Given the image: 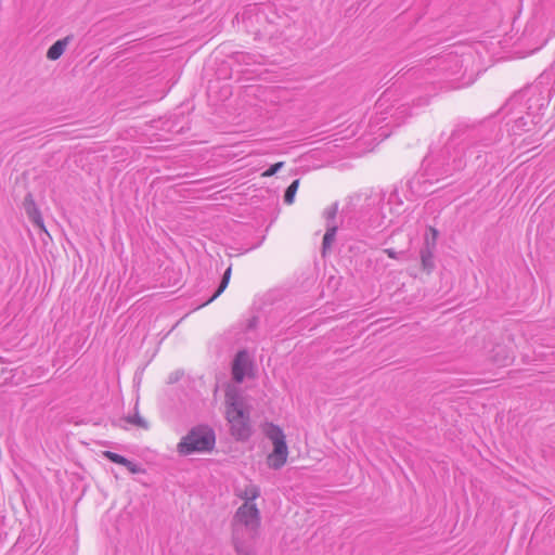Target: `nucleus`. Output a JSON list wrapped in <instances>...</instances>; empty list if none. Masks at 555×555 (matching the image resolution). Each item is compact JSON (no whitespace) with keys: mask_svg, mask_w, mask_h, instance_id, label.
Returning <instances> with one entry per match:
<instances>
[{"mask_svg":"<svg viewBox=\"0 0 555 555\" xmlns=\"http://www.w3.org/2000/svg\"><path fill=\"white\" fill-rule=\"evenodd\" d=\"M227 420L231 425V434L237 440H247L251 435L249 413L243 409V403L236 393L231 390L225 392Z\"/></svg>","mask_w":555,"mask_h":555,"instance_id":"2","label":"nucleus"},{"mask_svg":"<svg viewBox=\"0 0 555 555\" xmlns=\"http://www.w3.org/2000/svg\"><path fill=\"white\" fill-rule=\"evenodd\" d=\"M507 357L505 356L503 360H498L496 358H493V362L499 365H506L507 364Z\"/></svg>","mask_w":555,"mask_h":555,"instance_id":"23","label":"nucleus"},{"mask_svg":"<svg viewBox=\"0 0 555 555\" xmlns=\"http://www.w3.org/2000/svg\"><path fill=\"white\" fill-rule=\"evenodd\" d=\"M233 546L237 555H256L251 543L241 539L237 533L233 534Z\"/></svg>","mask_w":555,"mask_h":555,"instance_id":"9","label":"nucleus"},{"mask_svg":"<svg viewBox=\"0 0 555 555\" xmlns=\"http://www.w3.org/2000/svg\"><path fill=\"white\" fill-rule=\"evenodd\" d=\"M463 166V162L461 158L454 159L453 164H448V167L443 170V172L448 176L451 175L452 171L461 169Z\"/></svg>","mask_w":555,"mask_h":555,"instance_id":"20","label":"nucleus"},{"mask_svg":"<svg viewBox=\"0 0 555 555\" xmlns=\"http://www.w3.org/2000/svg\"><path fill=\"white\" fill-rule=\"evenodd\" d=\"M463 131H464V129H461V128L454 129L451 133V139L455 140L460 135V133H462Z\"/></svg>","mask_w":555,"mask_h":555,"instance_id":"22","label":"nucleus"},{"mask_svg":"<svg viewBox=\"0 0 555 555\" xmlns=\"http://www.w3.org/2000/svg\"><path fill=\"white\" fill-rule=\"evenodd\" d=\"M255 322H256V318H254L253 320H250L248 327H253V326H254V324H255Z\"/></svg>","mask_w":555,"mask_h":555,"instance_id":"24","label":"nucleus"},{"mask_svg":"<svg viewBox=\"0 0 555 555\" xmlns=\"http://www.w3.org/2000/svg\"><path fill=\"white\" fill-rule=\"evenodd\" d=\"M125 421L143 429L149 428V423L142 416H140L138 411H135L133 415H128L125 417Z\"/></svg>","mask_w":555,"mask_h":555,"instance_id":"15","label":"nucleus"},{"mask_svg":"<svg viewBox=\"0 0 555 555\" xmlns=\"http://www.w3.org/2000/svg\"><path fill=\"white\" fill-rule=\"evenodd\" d=\"M251 366L247 350H240L232 362V378L235 383H242L246 376L248 367Z\"/></svg>","mask_w":555,"mask_h":555,"instance_id":"6","label":"nucleus"},{"mask_svg":"<svg viewBox=\"0 0 555 555\" xmlns=\"http://www.w3.org/2000/svg\"><path fill=\"white\" fill-rule=\"evenodd\" d=\"M215 444V430L208 425H197L191 428L188 434L181 438L177 446V451L181 455L210 452L214 450Z\"/></svg>","mask_w":555,"mask_h":555,"instance_id":"1","label":"nucleus"},{"mask_svg":"<svg viewBox=\"0 0 555 555\" xmlns=\"http://www.w3.org/2000/svg\"><path fill=\"white\" fill-rule=\"evenodd\" d=\"M23 208L29 218V220L38 228L44 230L42 216L35 203L34 196L31 193H27L23 201Z\"/></svg>","mask_w":555,"mask_h":555,"instance_id":"7","label":"nucleus"},{"mask_svg":"<svg viewBox=\"0 0 555 555\" xmlns=\"http://www.w3.org/2000/svg\"><path fill=\"white\" fill-rule=\"evenodd\" d=\"M385 253L391 259H399V255L402 254V253L396 251L393 248H387V249H385Z\"/></svg>","mask_w":555,"mask_h":555,"instance_id":"21","label":"nucleus"},{"mask_svg":"<svg viewBox=\"0 0 555 555\" xmlns=\"http://www.w3.org/2000/svg\"><path fill=\"white\" fill-rule=\"evenodd\" d=\"M501 352H504V348L499 347V348H498V354H499V353H501Z\"/></svg>","mask_w":555,"mask_h":555,"instance_id":"25","label":"nucleus"},{"mask_svg":"<svg viewBox=\"0 0 555 555\" xmlns=\"http://www.w3.org/2000/svg\"><path fill=\"white\" fill-rule=\"evenodd\" d=\"M74 36L68 35L63 39L55 41L47 51V57L51 61L59 60L64 53L67 44L73 40Z\"/></svg>","mask_w":555,"mask_h":555,"instance_id":"8","label":"nucleus"},{"mask_svg":"<svg viewBox=\"0 0 555 555\" xmlns=\"http://www.w3.org/2000/svg\"><path fill=\"white\" fill-rule=\"evenodd\" d=\"M284 166L283 162L275 163L271 165L263 173L262 177H272L274 176L282 167Z\"/></svg>","mask_w":555,"mask_h":555,"instance_id":"18","label":"nucleus"},{"mask_svg":"<svg viewBox=\"0 0 555 555\" xmlns=\"http://www.w3.org/2000/svg\"><path fill=\"white\" fill-rule=\"evenodd\" d=\"M433 234L431 242L426 236L424 246L420 250L421 263L424 271L430 273L435 269L434 250L436 247V238L438 231L435 228L429 229Z\"/></svg>","mask_w":555,"mask_h":555,"instance_id":"5","label":"nucleus"},{"mask_svg":"<svg viewBox=\"0 0 555 555\" xmlns=\"http://www.w3.org/2000/svg\"><path fill=\"white\" fill-rule=\"evenodd\" d=\"M299 186V179L294 180L285 190L284 193V203L291 205L294 203L296 192Z\"/></svg>","mask_w":555,"mask_h":555,"instance_id":"13","label":"nucleus"},{"mask_svg":"<svg viewBox=\"0 0 555 555\" xmlns=\"http://www.w3.org/2000/svg\"><path fill=\"white\" fill-rule=\"evenodd\" d=\"M102 454L106 460L111 461L112 463L119 464L122 466L129 464V460L118 453L112 451H104Z\"/></svg>","mask_w":555,"mask_h":555,"instance_id":"16","label":"nucleus"},{"mask_svg":"<svg viewBox=\"0 0 555 555\" xmlns=\"http://www.w3.org/2000/svg\"><path fill=\"white\" fill-rule=\"evenodd\" d=\"M266 436L273 443V450L267 459L268 466L273 469H280L285 465L288 455L285 435L280 426L270 423L266 428Z\"/></svg>","mask_w":555,"mask_h":555,"instance_id":"3","label":"nucleus"},{"mask_svg":"<svg viewBox=\"0 0 555 555\" xmlns=\"http://www.w3.org/2000/svg\"><path fill=\"white\" fill-rule=\"evenodd\" d=\"M338 212V203L332 204L330 207H327L324 212L323 217L326 220V228H328V223H335V219Z\"/></svg>","mask_w":555,"mask_h":555,"instance_id":"17","label":"nucleus"},{"mask_svg":"<svg viewBox=\"0 0 555 555\" xmlns=\"http://www.w3.org/2000/svg\"><path fill=\"white\" fill-rule=\"evenodd\" d=\"M230 278H231V267H229L224 271L218 288L216 289L214 295L208 300H206V302L204 305L210 304L211 301H214L216 298H218L224 292V289L227 288V286L229 284Z\"/></svg>","mask_w":555,"mask_h":555,"instance_id":"12","label":"nucleus"},{"mask_svg":"<svg viewBox=\"0 0 555 555\" xmlns=\"http://www.w3.org/2000/svg\"><path fill=\"white\" fill-rule=\"evenodd\" d=\"M235 517L250 530H257L260 526V512L255 503L242 504L237 508Z\"/></svg>","mask_w":555,"mask_h":555,"instance_id":"4","label":"nucleus"},{"mask_svg":"<svg viewBox=\"0 0 555 555\" xmlns=\"http://www.w3.org/2000/svg\"><path fill=\"white\" fill-rule=\"evenodd\" d=\"M338 225L336 223H328L322 241V254L325 255L326 250L331 248L332 243L335 241Z\"/></svg>","mask_w":555,"mask_h":555,"instance_id":"11","label":"nucleus"},{"mask_svg":"<svg viewBox=\"0 0 555 555\" xmlns=\"http://www.w3.org/2000/svg\"><path fill=\"white\" fill-rule=\"evenodd\" d=\"M125 467L131 473V474H143L145 473V469L140 465L129 460V464L125 465Z\"/></svg>","mask_w":555,"mask_h":555,"instance_id":"19","label":"nucleus"},{"mask_svg":"<svg viewBox=\"0 0 555 555\" xmlns=\"http://www.w3.org/2000/svg\"><path fill=\"white\" fill-rule=\"evenodd\" d=\"M533 120L530 119L529 114L527 116L517 117L512 125V132L515 135H520L522 132L529 131L533 125Z\"/></svg>","mask_w":555,"mask_h":555,"instance_id":"10","label":"nucleus"},{"mask_svg":"<svg viewBox=\"0 0 555 555\" xmlns=\"http://www.w3.org/2000/svg\"><path fill=\"white\" fill-rule=\"evenodd\" d=\"M260 495V489L259 487L255 485H249L245 488L243 494L241 495L242 499L245 500V502L254 503V501Z\"/></svg>","mask_w":555,"mask_h":555,"instance_id":"14","label":"nucleus"}]
</instances>
